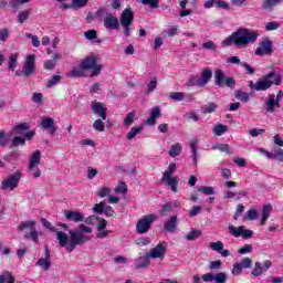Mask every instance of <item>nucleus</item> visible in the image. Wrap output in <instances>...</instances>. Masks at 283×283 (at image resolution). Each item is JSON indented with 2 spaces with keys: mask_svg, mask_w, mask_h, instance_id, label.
Masks as SVG:
<instances>
[{
  "mask_svg": "<svg viewBox=\"0 0 283 283\" xmlns=\"http://www.w3.org/2000/svg\"><path fill=\"white\" fill-rule=\"evenodd\" d=\"M83 233H92V228L85 226V224H80L78 230H70L69 235L67 233L60 231L57 232V242L60 247L65 249L69 253H72L76 247H81L85 244V242H90V238L85 237ZM67 240H70L67 242Z\"/></svg>",
  "mask_w": 283,
  "mask_h": 283,
  "instance_id": "1",
  "label": "nucleus"
},
{
  "mask_svg": "<svg viewBox=\"0 0 283 283\" xmlns=\"http://www.w3.org/2000/svg\"><path fill=\"white\" fill-rule=\"evenodd\" d=\"M258 36H260L258 31L239 28L230 36L226 38L221 42V45L222 48H229V45L233 43L237 48H247L249 43H255V41H258Z\"/></svg>",
  "mask_w": 283,
  "mask_h": 283,
  "instance_id": "2",
  "label": "nucleus"
},
{
  "mask_svg": "<svg viewBox=\"0 0 283 283\" xmlns=\"http://www.w3.org/2000/svg\"><path fill=\"white\" fill-rule=\"evenodd\" d=\"M92 70L91 76H98L103 70V65L97 64L96 56L90 55L81 61L78 66H74L69 73H66V78H83L85 72Z\"/></svg>",
  "mask_w": 283,
  "mask_h": 283,
  "instance_id": "3",
  "label": "nucleus"
},
{
  "mask_svg": "<svg viewBox=\"0 0 283 283\" xmlns=\"http://www.w3.org/2000/svg\"><path fill=\"white\" fill-rule=\"evenodd\" d=\"M273 85H282V75L271 71L256 82V92H266V90H271Z\"/></svg>",
  "mask_w": 283,
  "mask_h": 283,
  "instance_id": "4",
  "label": "nucleus"
},
{
  "mask_svg": "<svg viewBox=\"0 0 283 283\" xmlns=\"http://www.w3.org/2000/svg\"><path fill=\"white\" fill-rule=\"evenodd\" d=\"M214 85H217V87H229L230 90H235V78L233 77H227V75H224V71H222L221 69H217L214 70Z\"/></svg>",
  "mask_w": 283,
  "mask_h": 283,
  "instance_id": "5",
  "label": "nucleus"
},
{
  "mask_svg": "<svg viewBox=\"0 0 283 283\" xmlns=\"http://www.w3.org/2000/svg\"><path fill=\"white\" fill-rule=\"evenodd\" d=\"M36 56L34 54L29 55L24 63L22 70L15 71V76H24L25 78H30L34 72H36V64H35Z\"/></svg>",
  "mask_w": 283,
  "mask_h": 283,
  "instance_id": "6",
  "label": "nucleus"
},
{
  "mask_svg": "<svg viewBox=\"0 0 283 283\" xmlns=\"http://www.w3.org/2000/svg\"><path fill=\"white\" fill-rule=\"evenodd\" d=\"M21 171H15L12 175H9L1 182V189L3 191H14L17 187H19V182H21Z\"/></svg>",
  "mask_w": 283,
  "mask_h": 283,
  "instance_id": "7",
  "label": "nucleus"
},
{
  "mask_svg": "<svg viewBox=\"0 0 283 283\" xmlns=\"http://www.w3.org/2000/svg\"><path fill=\"white\" fill-rule=\"evenodd\" d=\"M157 218L158 217H156V214H148L143 219H139L136 226L137 233H139L140 235L148 233L149 230L151 229V224L156 222Z\"/></svg>",
  "mask_w": 283,
  "mask_h": 283,
  "instance_id": "8",
  "label": "nucleus"
},
{
  "mask_svg": "<svg viewBox=\"0 0 283 283\" xmlns=\"http://www.w3.org/2000/svg\"><path fill=\"white\" fill-rule=\"evenodd\" d=\"M25 229H29L30 233H27L24 238H31L32 242H35V243L39 242V232L36 231V222L29 220V221L21 222L18 226V231H25Z\"/></svg>",
  "mask_w": 283,
  "mask_h": 283,
  "instance_id": "9",
  "label": "nucleus"
},
{
  "mask_svg": "<svg viewBox=\"0 0 283 283\" xmlns=\"http://www.w3.org/2000/svg\"><path fill=\"white\" fill-rule=\"evenodd\" d=\"M228 231L233 238H243V240H251L253 238L252 230H245L243 226L235 228L233 224H229Z\"/></svg>",
  "mask_w": 283,
  "mask_h": 283,
  "instance_id": "10",
  "label": "nucleus"
},
{
  "mask_svg": "<svg viewBox=\"0 0 283 283\" xmlns=\"http://www.w3.org/2000/svg\"><path fill=\"white\" fill-rule=\"evenodd\" d=\"M272 266L273 262H271V260H265L263 262V265L262 263L256 261L254 263V269L252 270L251 275H253L254 277H262V275L266 273V271H269V269H271Z\"/></svg>",
  "mask_w": 283,
  "mask_h": 283,
  "instance_id": "11",
  "label": "nucleus"
},
{
  "mask_svg": "<svg viewBox=\"0 0 283 283\" xmlns=\"http://www.w3.org/2000/svg\"><path fill=\"white\" fill-rule=\"evenodd\" d=\"M254 54L256 56H264L266 54H273V42L269 39L260 42Z\"/></svg>",
  "mask_w": 283,
  "mask_h": 283,
  "instance_id": "12",
  "label": "nucleus"
},
{
  "mask_svg": "<svg viewBox=\"0 0 283 283\" xmlns=\"http://www.w3.org/2000/svg\"><path fill=\"white\" fill-rule=\"evenodd\" d=\"M91 109L95 116L102 118V120H107V107L102 102H92Z\"/></svg>",
  "mask_w": 283,
  "mask_h": 283,
  "instance_id": "13",
  "label": "nucleus"
},
{
  "mask_svg": "<svg viewBox=\"0 0 283 283\" xmlns=\"http://www.w3.org/2000/svg\"><path fill=\"white\" fill-rule=\"evenodd\" d=\"M104 28L105 30L112 31V30H119L120 29V22L118 21V17L111 14H107V17L104 19Z\"/></svg>",
  "mask_w": 283,
  "mask_h": 283,
  "instance_id": "14",
  "label": "nucleus"
},
{
  "mask_svg": "<svg viewBox=\"0 0 283 283\" xmlns=\"http://www.w3.org/2000/svg\"><path fill=\"white\" fill-rule=\"evenodd\" d=\"M264 105L265 111L269 114H273V112H275V107H282V104L275 98V94H269Z\"/></svg>",
  "mask_w": 283,
  "mask_h": 283,
  "instance_id": "15",
  "label": "nucleus"
},
{
  "mask_svg": "<svg viewBox=\"0 0 283 283\" xmlns=\"http://www.w3.org/2000/svg\"><path fill=\"white\" fill-rule=\"evenodd\" d=\"M41 127L49 132L50 136H54V134H56V125H54V118L52 117L42 118Z\"/></svg>",
  "mask_w": 283,
  "mask_h": 283,
  "instance_id": "16",
  "label": "nucleus"
},
{
  "mask_svg": "<svg viewBox=\"0 0 283 283\" xmlns=\"http://www.w3.org/2000/svg\"><path fill=\"white\" fill-rule=\"evenodd\" d=\"M165 253H167V247L165 243H158L153 250H150V253L148 256L153 258V260L156 259H163L165 258Z\"/></svg>",
  "mask_w": 283,
  "mask_h": 283,
  "instance_id": "17",
  "label": "nucleus"
},
{
  "mask_svg": "<svg viewBox=\"0 0 283 283\" xmlns=\"http://www.w3.org/2000/svg\"><path fill=\"white\" fill-rule=\"evenodd\" d=\"M134 23V10L126 8L122 11L119 17V24H132Z\"/></svg>",
  "mask_w": 283,
  "mask_h": 283,
  "instance_id": "18",
  "label": "nucleus"
},
{
  "mask_svg": "<svg viewBox=\"0 0 283 283\" xmlns=\"http://www.w3.org/2000/svg\"><path fill=\"white\" fill-rule=\"evenodd\" d=\"M64 217L70 222H75V223L83 222V220H85V216H83L82 212L73 211V210H65Z\"/></svg>",
  "mask_w": 283,
  "mask_h": 283,
  "instance_id": "19",
  "label": "nucleus"
},
{
  "mask_svg": "<svg viewBox=\"0 0 283 283\" xmlns=\"http://www.w3.org/2000/svg\"><path fill=\"white\" fill-rule=\"evenodd\" d=\"M178 228V216H171L168 220L164 223V229L168 233H174L176 229Z\"/></svg>",
  "mask_w": 283,
  "mask_h": 283,
  "instance_id": "20",
  "label": "nucleus"
},
{
  "mask_svg": "<svg viewBox=\"0 0 283 283\" xmlns=\"http://www.w3.org/2000/svg\"><path fill=\"white\" fill-rule=\"evenodd\" d=\"M277 6H282V0H263L262 10L273 12Z\"/></svg>",
  "mask_w": 283,
  "mask_h": 283,
  "instance_id": "21",
  "label": "nucleus"
},
{
  "mask_svg": "<svg viewBox=\"0 0 283 283\" xmlns=\"http://www.w3.org/2000/svg\"><path fill=\"white\" fill-rule=\"evenodd\" d=\"M161 182H166L168 187H170L174 193H178V184L180 182V178L176 177H168L167 179H161Z\"/></svg>",
  "mask_w": 283,
  "mask_h": 283,
  "instance_id": "22",
  "label": "nucleus"
},
{
  "mask_svg": "<svg viewBox=\"0 0 283 283\" xmlns=\"http://www.w3.org/2000/svg\"><path fill=\"white\" fill-rule=\"evenodd\" d=\"M40 163H41V151L36 150L35 153H33V155L30 158L29 171H34V168L39 167Z\"/></svg>",
  "mask_w": 283,
  "mask_h": 283,
  "instance_id": "23",
  "label": "nucleus"
},
{
  "mask_svg": "<svg viewBox=\"0 0 283 283\" xmlns=\"http://www.w3.org/2000/svg\"><path fill=\"white\" fill-rule=\"evenodd\" d=\"M160 116H163V114L160 113V106H155L151 109L150 118L146 120V125H149V126L156 125V119L160 118Z\"/></svg>",
  "mask_w": 283,
  "mask_h": 283,
  "instance_id": "24",
  "label": "nucleus"
},
{
  "mask_svg": "<svg viewBox=\"0 0 283 283\" xmlns=\"http://www.w3.org/2000/svg\"><path fill=\"white\" fill-rule=\"evenodd\" d=\"M199 78L205 87V85H207L211 81V78H213V71H211V69L209 67L203 69Z\"/></svg>",
  "mask_w": 283,
  "mask_h": 283,
  "instance_id": "25",
  "label": "nucleus"
},
{
  "mask_svg": "<svg viewBox=\"0 0 283 283\" xmlns=\"http://www.w3.org/2000/svg\"><path fill=\"white\" fill-rule=\"evenodd\" d=\"M24 145L25 138H23V136L15 135L9 144V149H17L18 147H23Z\"/></svg>",
  "mask_w": 283,
  "mask_h": 283,
  "instance_id": "26",
  "label": "nucleus"
},
{
  "mask_svg": "<svg viewBox=\"0 0 283 283\" xmlns=\"http://www.w3.org/2000/svg\"><path fill=\"white\" fill-rule=\"evenodd\" d=\"M186 85L187 87H205L200 80V75H191Z\"/></svg>",
  "mask_w": 283,
  "mask_h": 283,
  "instance_id": "27",
  "label": "nucleus"
},
{
  "mask_svg": "<svg viewBox=\"0 0 283 283\" xmlns=\"http://www.w3.org/2000/svg\"><path fill=\"white\" fill-rule=\"evenodd\" d=\"M28 129H30V126L27 123H22L15 125L10 134H15V136H23Z\"/></svg>",
  "mask_w": 283,
  "mask_h": 283,
  "instance_id": "28",
  "label": "nucleus"
},
{
  "mask_svg": "<svg viewBox=\"0 0 283 283\" xmlns=\"http://www.w3.org/2000/svg\"><path fill=\"white\" fill-rule=\"evenodd\" d=\"M149 254L145 256H140L138 260L139 262L135 263V269L140 270V269H147L149 264H151V260L149 259Z\"/></svg>",
  "mask_w": 283,
  "mask_h": 283,
  "instance_id": "29",
  "label": "nucleus"
},
{
  "mask_svg": "<svg viewBox=\"0 0 283 283\" xmlns=\"http://www.w3.org/2000/svg\"><path fill=\"white\" fill-rule=\"evenodd\" d=\"M271 211H273V206L271 205H264L263 206V213L261 217V224L264 226L266 224V221L269 220L270 216H271Z\"/></svg>",
  "mask_w": 283,
  "mask_h": 283,
  "instance_id": "30",
  "label": "nucleus"
},
{
  "mask_svg": "<svg viewBox=\"0 0 283 283\" xmlns=\"http://www.w3.org/2000/svg\"><path fill=\"white\" fill-rule=\"evenodd\" d=\"M168 154L170 158H176V156H180V154H182V145H180V143L172 145Z\"/></svg>",
  "mask_w": 283,
  "mask_h": 283,
  "instance_id": "31",
  "label": "nucleus"
},
{
  "mask_svg": "<svg viewBox=\"0 0 283 283\" xmlns=\"http://www.w3.org/2000/svg\"><path fill=\"white\" fill-rule=\"evenodd\" d=\"M190 149L192 154V160L195 165H198V140L197 139H192L190 142Z\"/></svg>",
  "mask_w": 283,
  "mask_h": 283,
  "instance_id": "32",
  "label": "nucleus"
},
{
  "mask_svg": "<svg viewBox=\"0 0 283 283\" xmlns=\"http://www.w3.org/2000/svg\"><path fill=\"white\" fill-rule=\"evenodd\" d=\"M229 132V126L218 124L212 128V133L214 136H222V134H227Z\"/></svg>",
  "mask_w": 283,
  "mask_h": 283,
  "instance_id": "33",
  "label": "nucleus"
},
{
  "mask_svg": "<svg viewBox=\"0 0 283 283\" xmlns=\"http://www.w3.org/2000/svg\"><path fill=\"white\" fill-rule=\"evenodd\" d=\"M201 235H202L201 230L192 229L185 238L189 242H193V241L198 240V238H200Z\"/></svg>",
  "mask_w": 283,
  "mask_h": 283,
  "instance_id": "34",
  "label": "nucleus"
},
{
  "mask_svg": "<svg viewBox=\"0 0 283 283\" xmlns=\"http://www.w3.org/2000/svg\"><path fill=\"white\" fill-rule=\"evenodd\" d=\"M140 132H143V126L130 128V130L126 135L127 140H134V138H136V136H138Z\"/></svg>",
  "mask_w": 283,
  "mask_h": 283,
  "instance_id": "35",
  "label": "nucleus"
},
{
  "mask_svg": "<svg viewBox=\"0 0 283 283\" xmlns=\"http://www.w3.org/2000/svg\"><path fill=\"white\" fill-rule=\"evenodd\" d=\"M175 171H176V164L170 163L169 166H168V169L165 170L161 179L167 180V178H171V176H174Z\"/></svg>",
  "mask_w": 283,
  "mask_h": 283,
  "instance_id": "36",
  "label": "nucleus"
},
{
  "mask_svg": "<svg viewBox=\"0 0 283 283\" xmlns=\"http://www.w3.org/2000/svg\"><path fill=\"white\" fill-rule=\"evenodd\" d=\"M41 223L43 224V227H45V229H49V231H51V233H56V239L59 238L60 231L54 226H52V223L50 221H48V219L42 218Z\"/></svg>",
  "mask_w": 283,
  "mask_h": 283,
  "instance_id": "37",
  "label": "nucleus"
},
{
  "mask_svg": "<svg viewBox=\"0 0 283 283\" xmlns=\"http://www.w3.org/2000/svg\"><path fill=\"white\" fill-rule=\"evenodd\" d=\"M107 14H111L109 12H107V9L99 8L95 12V18H96L97 21H105V19H107Z\"/></svg>",
  "mask_w": 283,
  "mask_h": 283,
  "instance_id": "38",
  "label": "nucleus"
},
{
  "mask_svg": "<svg viewBox=\"0 0 283 283\" xmlns=\"http://www.w3.org/2000/svg\"><path fill=\"white\" fill-rule=\"evenodd\" d=\"M234 97L241 103H249V93L244 91H235Z\"/></svg>",
  "mask_w": 283,
  "mask_h": 283,
  "instance_id": "39",
  "label": "nucleus"
},
{
  "mask_svg": "<svg viewBox=\"0 0 283 283\" xmlns=\"http://www.w3.org/2000/svg\"><path fill=\"white\" fill-rule=\"evenodd\" d=\"M134 118H136V112H130L126 114L124 118V127H132Z\"/></svg>",
  "mask_w": 283,
  "mask_h": 283,
  "instance_id": "40",
  "label": "nucleus"
},
{
  "mask_svg": "<svg viewBox=\"0 0 283 283\" xmlns=\"http://www.w3.org/2000/svg\"><path fill=\"white\" fill-rule=\"evenodd\" d=\"M174 211V203L172 202H167L161 206V209L159 211L160 216H167V213H171Z\"/></svg>",
  "mask_w": 283,
  "mask_h": 283,
  "instance_id": "41",
  "label": "nucleus"
},
{
  "mask_svg": "<svg viewBox=\"0 0 283 283\" xmlns=\"http://www.w3.org/2000/svg\"><path fill=\"white\" fill-rule=\"evenodd\" d=\"M30 18V10H23L18 13V23L23 24Z\"/></svg>",
  "mask_w": 283,
  "mask_h": 283,
  "instance_id": "42",
  "label": "nucleus"
},
{
  "mask_svg": "<svg viewBox=\"0 0 283 283\" xmlns=\"http://www.w3.org/2000/svg\"><path fill=\"white\" fill-rule=\"evenodd\" d=\"M212 149H219V151H223L224 154H233V150H231V148H229L228 144H219V145H213Z\"/></svg>",
  "mask_w": 283,
  "mask_h": 283,
  "instance_id": "43",
  "label": "nucleus"
},
{
  "mask_svg": "<svg viewBox=\"0 0 283 283\" xmlns=\"http://www.w3.org/2000/svg\"><path fill=\"white\" fill-rule=\"evenodd\" d=\"M23 3H30V0H9V6L13 8L14 12H17L19 6H23Z\"/></svg>",
  "mask_w": 283,
  "mask_h": 283,
  "instance_id": "44",
  "label": "nucleus"
},
{
  "mask_svg": "<svg viewBox=\"0 0 283 283\" xmlns=\"http://www.w3.org/2000/svg\"><path fill=\"white\" fill-rule=\"evenodd\" d=\"M198 191L200 193H205V196H213L216 193V190H213V187H209V186H201L198 188Z\"/></svg>",
  "mask_w": 283,
  "mask_h": 283,
  "instance_id": "45",
  "label": "nucleus"
},
{
  "mask_svg": "<svg viewBox=\"0 0 283 283\" xmlns=\"http://www.w3.org/2000/svg\"><path fill=\"white\" fill-rule=\"evenodd\" d=\"M61 75H53L46 83V87L50 90L54 87L55 85H59V82L61 81Z\"/></svg>",
  "mask_w": 283,
  "mask_h": 283,
  "instance_id": "46",
  "label": "nucleus"
},
{
  "mask_svg": "<svg viewBox=\"0 0 283 283\" xmlns=\"http://www.w3.org/2000/svg\"><path fill=\"white\" fill-rule=\"evenodd\" d=\"M214 283H227V272H219L213 276Z\"/></svg>",
  "mask_w": 283,
  "mask_h": 283,
  "instance_id": "47",
  "label": "nucleus"
},
{
  "mask_svg": "<svg viewBox=\"0 0 283 283\" xmlns=\"http://www.w3.org/2000/svg\"><path fill=\"white\" fill-rule=\"evenodd\" d=\"M38 266H41L43 271H50V259H39L36 262Z\"/></svg>",
  "mask_w": 283,
  "mask_h": 283,
  "instance_id": "48",
  "label": "nucleus"
},
{
  "mask_svg": "<svg viewBox=\"0 0 283 283\" xmlns=\"http://www.w3.org/2000/svg\"><path fill=\"white\" fill-rule=\"evenodd\" d=\"M218 109V104L210 102L203 107V114H213Z\"/></svg>",
  "mask_w": 283,
  "mask_h": 283,
  "instance_id": "49",
  "label": "nucleus"
},
{
  "mask_svg": "<svg viewBox=\"0 0 283 283\" xmlns=\"http://www.w3.org/2000/svg\"><path fill=\"white\" fill-rule=\"evenodd\" d=\"M14 283V276H12L11 272H6L4 274L0 275V283Z\"/></svg>",
  "mask_w": 283,
  "mask_h": 283,
  "instance_id": "50",
  "label": "nucleus"
},
{
  "mask_svg": "<svg viewBox=\"0 0 283 283\" xmlns=\"http://www.w3.org/2000/svg\"><path fill=\"white\" fill-rule=\"evenodd\" d=\"M18 54H11L9 56L8 69L14 71L17 69Z\"/></svg>",
  "mask_w": 283,
  "mask_h": 283,
  "instance_id": "51",
  "label": "nucleus"
},
{
  "mask_svg": "<svg viewBox=\"0 0 283 283\" xmlns=\"http://www.w3.org/2000/svg\"><path fill=\"white\" fill-rule=\"evenodd\" d=\"M93 129H95V132H105V123H103V119H95Z\"/></svg>",
  "mask_w": 283,
  "mask_h": 283,
  "instance_id": "52",
  "label": "nucleus"
},
{
  "mask_svg": "<svg viewBox=\"0 0 283 283\" xmlns=\"http://www.w3.org/2000/svg\"><path fill=\"white\" fill-rule=\"evenodd\" d=\"M210 249L212 251H217V253H220V251H222V249H224V243H222V241L211 242Z\"/></svg>",
  "mask_w": 283,
  "mask_h": 283,
  "instance_id": "53",
  "label": "nucleus"
},
{
  "mask_svg": "<svg viewBox=\"0 0 283 283\" xmlns=\"http://www.w3.org/2000/svg\"><path fill=\"white\" fill-rule=\"evenodd\" d=\"M160 0H142L143 6H149L153 10L159 8Z\"/></svg>",
  "mask_w": 283,
  "mask_h": 283,
  "instance_id": "54",
  "label": "nucleus"
},
{
  "mask_svg": "<svg viewBox=\"0 0 283 283\" xmlns=\"http://www.w3.org/2000/svg\"><path fill=\"white\" fill-rule=\"evenodd\" d=\"M244 220H258V210L250 209L245 216L243 217Z\"/></svg>",
  "mask_w": 283,
  "mask_h": 283,
  "instance_id": "55",
  "label": "nucleus"
},
{
  "mask_svg": "<svg viewBox=\"0 0 283 283\" xmlns=\"http://www.w3.org/2000/svg\"><path fill=\"white\" fill-rule=\"evenodd\" d=\"M203 50H211V52H216L218 50V46L216 45V42L209 40L202 44Z\"/></svg>",
  "mask_w": 283,
  "mask_h": 283,
  "instance_id": "56",
  "label": "nucleus"
},
{
  "mask_svg": "<svg viewBox=\"0 0 283 283\" xmlns=\"http://www.w3.org/2000/svg\"><path fill=\"white\" fill-rule=\"evenodd\" d=\"M8 39H10V30L3 28L0 29V41L2 43H6V41H8Z\"/></svg>",
  "mask_w": 283,
  "mask_h": 283,
  "instance_id": "57",
  "label": "nucleus"
},
{
  "mask_svg": "<svg viewBox=\"0 0 283 283\" xmlns=\"http://www.w3.org/2000/svg\"><path fill=\"white\" fill-rule=\"evenodd\" d=\"M105 210V202L101 201L99 203H96L93 207V211L94 213H97L98 216H101L102 213H104Z\"/></svg>",
  "mask_w": 283,
  "mask_h": 283,
  "instance_id": "58",
  "label": "nucleus"
},
{
  "mask_svg": "<svg viewBox=\"0 0 283 283\" xmlns=\"http://www.w3.org/2000/svg\"><path fill=\"white\" fill-rule=\"evenodd\" d=\"M216 8L219 10H231V7L224 0H217Z\"/></svg>",
  "mask_w": 283,
  "mask_h": 283,
  "instance_id": "59",
  "label": "nucleus"
},
{
  "mask_svg": "<svg viewBox=\"0 0 283 283\" xmlns=\"http://www.w3.org/2000/svg\"><path fill=\"white\" fill-rule=\"evenodd\" d=\"M169 98L171 101H184L185 94L182 92H172L170 93Z\"/></svg>",
  "mask_w": 283,
  "mask_h": 283,
  "instance_id": "60",
  "label": "nucleus"
},
{
  "mask_svg": "<svg viewBox=\"0 0 283 283\" xmlns=\"http://www.w3.org/2000/svg\"><path fill=\"white\" fill-rule=\"evenodd\" d=\"M238 253H240L241 255H247V253H253V245L245 244L243 248H240L238 250Z\"/></svg>",
  "mask_w": 283,
  "mask_h": 283,
  "instance_id": "61",
  "label": "nucleus"
},
{
  "mask_svg": "<svg viewBox=\"0 0 283 283\" xmlns=\"http://www.w3.org/2000/svg\"><path fill=\"white\" fill-rule=\"evenodd\" d=\"M104 213L108 218H116V211H114V208H112V206H104Z\"/></svg>",
  "mask_w": 283,
  "mask_h": 283,
  "instance_id": "62",
  "label": "nucleus"
},
{
  "mask_svg": "<svg viewBox=\"0 0 283 283\" xmlns=\"http://www.w3.org/2000/svg\"><path fill=\"white\" fill-rule=\"evenodd\" d=\"M84 36L85 39H87L88 41H94V39H96L97 36V32L96 30H88L84 32Z\"/></svg>",
  "mask_w": 283,
  "mask_h": 283,
  "instance_id": "63",
  "label": "nucleus"
},
{
  "mask_svg": "<svg viewBox=\"0 0 283 283\" xmlns=\"http://www.w3.org/2000/svg\"><path fill=\"white\" fill-rule=\"evenodd\" d=\"M32 102L36 103L38 105L43 104V94H41V93H33Z\"/></svg>",
  "mask_w": 283,
  "mask_h": 283,
  "instance_id": "64",
  "label": "nucleus"
}]
</instances>
